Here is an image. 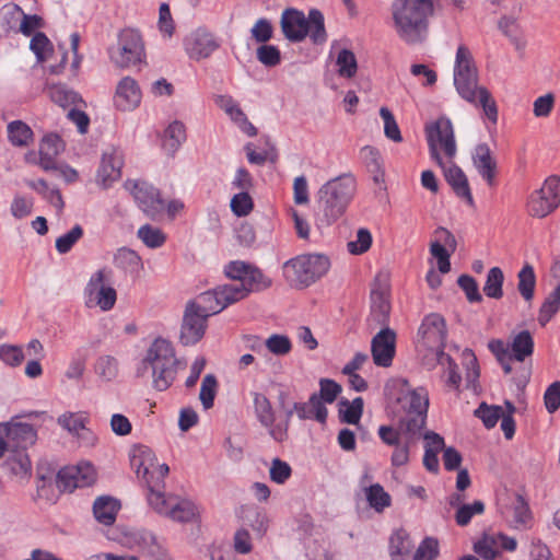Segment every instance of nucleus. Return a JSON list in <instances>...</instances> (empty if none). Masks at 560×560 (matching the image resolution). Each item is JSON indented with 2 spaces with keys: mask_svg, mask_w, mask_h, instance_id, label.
<instances>
[{
  "mask_svg": "<svg viewBox=\"0 0 560 560\" xmlns=\"http://www.w3.org/2000/svg\"><path fill=\"white\" fill-rule=\"evenodd\" d=\"M439 0H393L390 13L398 37L408 45L422 43L428 34L429 18Z\"/></svg>",
  "mask_w": 560,
  "mask_h": 560,
  "instance_id": "nucleus-1",
  "label": "nucleus"
},
{
  "mask_svg": "<svg viewBox=\"0 0 560 560\" xmlns=\"http://www.w3.org/2000/svg\"><path fill=\"white\" fill-rule=\"evenodd\" d=\"M354 191L355 179L351 174H342L326 182L317 191L316 226L318 229L329 226L341 218Z\"/></svg>",
  "mask_w": 560,
  "mask_h": 560,
  "instance_id": "nucleus-2",
  "label": "nucleus"
},
{
  "mask_svg": "<svg viewBox=\"0 0 560 560\" xmlns=\"http://www.w3.org/2000/svg\"><path fill=\"white\" fill-rule=\"evenodd\" d=\"M178 364L173 345L164 338H156L140 362L137 376H151L153 387L163 392L175 381Z\"/></svg>",
  "mask_w": 560,
  "mask_h": 560,
  "instance_id": "nucleus-3",
  "label": "nucleus"
},
{
  "mask_svg": "<svg viewBox=\"0 0 560 560\" xmlns=\"http://www.w3.org/2000/svg\"><path fill=\"white\" fill-rule=\"evenodd\" d=\"M330 261L322 254L300 255L283 264V276L291 287L306 288L329 270Z\"/></svg>",
  "mask_w": 560,
  "mask_h": 560,
  "instance_id": "nucleus-4",
  "label": "nucleus"
},
{
  "mask_svg": "<svg viewBox=\"0 0 560 560\" xmlns=\"http://www.w3.org/2000/svg\"><path fill=\"white\" fill-rule=\"evenodd\" d=\"M425 138L431 159L440 166L444 167V161L441 151L452 161L457 152L454 129L452 121L447 117H440L435 121L425 125Z\"/></svg>",
  "mask_w": 560,
  "mask_h": 560,
  "instance_id": "nucleus-5",
  "label": "nucleus"
},
{
  "mask_svg": "<svg viewBox=\"0 0 560 560\" xmlns=\"http://www.w3.org/2000/svg\"><path fill=\"white\" fill-rule=\"evenodd\" d=\"M458 94L470 104L480 106L483 115L492 122L497 124L498 107L491 93L485 86H478L477 69L467 73H462L460 81H454Z\"/></svg>",
  "mask_w": 560,
  "mask_h": 560,
  "instance_id": "nucleus-6",
  "label": "nucleus"
},
{
  "mask_svg": "<svg viewBox=\"0 0 560 560\" xmlns=\"http://www.w3.org/2000/svg\"><path fill=\"white\" fill-rule=\"evenodd\" d=\"M113 270L104 267L95 271L84 288L85 305L110 311L117 301V292L112 287Z\"/></svg>",
  "mask_w": 560,
  "mask_h": 560,
  "instance_id": "nucleus-7",
  "label": "nucleus"
},
{
  "mask_svg": "<svg viewBox=\"0 0 560 560\" xmlns=\"http://www.w3.org/2000/svg\"><path fill=\"white\" fill-rule=\"evenodd\" d=\"M144 47L140 33L125 28L118 35L116 47L108 49L110 60L119 68L136 66L142 61Z\"/></svg>",
  "mask_w": 560,
  "mask_h": 560,
  "instance_id": "nucleus-8",
  "label": "nucleus"
},
{
  "mask_svg": "<svg viewBox=\"0 0 560 560\" xmlns=\"http://www.w3.org/2000/svg\"><path fill=\"white\" fill-rule=\"evenodd\" d=\"M560 205V177L552 175L546 178L539 189L534 190L527 200L526 209L529 215L546 218Z\"/></svg>",
  "mask_w": 560,
  "mask_h": 560,
  "instance_id": "nucleus-9",
  "label": "nucleus"
},
{
  "mask_svg": "<svg viewBox=\"0 0 560 560\" xmlns=\"http://www.w3.org/2000/svg\"><path fill=\"white\" fill-rule=\"evenodd\" d=\"M447 337L446 323L442 315L431 313L427 315L418 330V343L436 352V357L444 352Z\"/></svg>",
  "mask_w": 560,
  "mask_h": 560,
  "instance_id": "nucleus-10",
  "label": "nucleus"
},
{
  "mask_svg": "<svg viewBox=\"0 0 560 560\" xmlns=\"http://www.w3.org/2000/svg\"><path fill=\"white\" fill-rule=\"evenodd\" d=\"M187 56L196 61L209 58L221 47V40L206 26H199L183 40Z\"/></svg>",
  "mask_w": 560,
  "mask_h": 560,
  "instance_id": "nucleus-11",
  "label": "nucleus"
},
{
  "mask_svg": "<svg viewBox=\"0 0 560 560\" xmlns=\"http://www.w3.org/2000/svg\"><path fill=\"white\" fill-rule=\"evenodd\" d=\"M125 188L130 191L139 208L149 218L155 220L163 213L165 202L161 198L160 191L152 185L141 180H127Z\"/></svg>",
  "mask_w": 560,
  "mask_h": 560,
  "instance_id": "nucleus-12",
  "label": "nucleus"
},
{
  "mask_svg": "<svg viewBox=\"0 0 560 560\" xmlns=\"http://www.w3.org/2000/svg\"><path fill=\"white\" fill-rule=\"evenodd\" d=\"M154 459V454L147 447L140 448L139 453L133 455L131 459L138 478L145 482L147 489H150L151 483H158V481L160 487H164V477L170 471L166 464H156Z\"/></svg>",
  "mask_w": 560,
  "mask_h": 560,
  "instance_id": "nucleus-13",
  "label": "nucleus"
},
{
  "mask_svg": "<svg viewBox=\"0 0 560 560\" xmlns=\"http://www.w3.org/2000/svg\"><path fill=\"white\" fill-rule=\"evenodd\" d=\"M254 409L259 423L268 429L269 435L277 442L287 440V423H275L276 416L270 400L260 393H254Z\"/></svg>",
  "mask_w": 560,
  "mask_h": 560,
  "instance_id": "nucleus-14",
  "label": "nucleus"
},
{
  "mask_svg": "<svg viewBox=\"0 0 560 560\" xmlns=\"http://www.w3.org/2000/svg\"><path fill=\"white\" fill-rule=\"evenodd\" d=\"M396 353V332L388 326L383 327L371 341V354L377 366L388 368Z\"/></svg>",
  "mask_w": 560,
  "mask_h": 560,
  "instance_id": "nucleus-15",
  "label": "nucleus"
},
{
  "mask_svg": "<svg viewBox=\"0 0 560 560\" xmlns=\"http://www.w3.org/2000/svg\"><path fill=\"white\" fill-rule=\"evenodd\" d=\"M435 241L430 244V253L438 260V269L441 273L451 270L450 257L456 250L457 242L453 233L443 226L434 231Z\"/></svg>",
  "mask_w": 560,
  "mask_h": 560,
  "instance_id": "nucleus-16",
  "label": "nucleus"
},
{
  "mask_svg": "<svg viewBox=\"0 0 560 560\" xmlns=\"http://www.w3.org/2000/svg\"><path fill=\"white\" fill-rule=\"evenodd\" d=\"M341 386L330 378H320L319 393H313L310 396V405L314 408L315 420L325 423L328 410L325 404H332L341 393Z\"/></svg>",
  "mask_w": 560,
  "mask_h": 560,
  "instance_id": "nucleus-17",
  "label": "nucleus"
},
{
  "mask_svg": "<svg viewBox=\"0 0 560 560\" xmlns=\"http://www.w3.org/2000/svg\"><path fill=\"white\" fill-rule=\"evenodd\" d=\"M307 16L294 8L285 9L281 14L280 26L284 37L291 43H300L308 35Z\"/></svg>",
  "mask_w": 560,
  "mask_h": 560,
  "instance_id": "nucleus-18",
  "label": "nucleus"
},
{
  "mask_svg": "<svg viewBox=\"0 0 560 560\" xmlns=\"http://www.w3.org/2000/svg\"><path fill=\"white\" fill-rule=\"evenodd\" d=\"M122 545L142 556L160 559L163 556L155 536L148 530H130L124 535Z\"/></svg>",
  "mask_w": 560,
  "mask_h": 560,
  "instance_id": "nucleus-19",
  "label": "nucleus"
},
{
  "mask_svg": "<svg viewBox=\"0 0 560 560\" xmlns=\"http://www.w3.org/2000/svg\"><path fill=\"white\" fill-rule=\"evenodd\" d=\"M207 319L186 305L180 327V342L184 346H192L201 340L206 332Z\"/></svg>",
  "mask_w": 560,
  "mask_h": 560,
  "instance_id": "nucleus-20",
  "label": "nucleus"
},
{
  "mask_svg": "<svg viewBox=\"0 0 560 560\" xmlns=\"http://www.w3.org/2000/svg\"><path fill=\"white\" fill-rule=\"evenodd\" d=\"M5 439L10 450H26L37 440L36 430L32 424L9 422L4 424Z\"/></svg>",
  "mask_w": 560,
  "mask_h": 560,
  "instance_id": "nucleus-21",
  "label": "nucleus"
},
{
  "mask_svg": "<svg viewBox=\"0 0 560 560\" xmlns=\"http://www.w3.org/2000/svg\"><path fill=\"white\" fill-rule=\"evenodd\" d=\"M89 472L83 474L80 467L61 468L56 476V486L62 492H71L75 488L89 486L94 480L93 472L88 468Z\"/></svg>",
  "mask_w": 560,
  "mask_h": 560,
  "instance_id": "nucleus-22",
  "label": "nucleus"
},
{
  "mask_svg": "<svg viewBox=\"0 0 560 560\" xmlns=\"http://www.w3.org/2000/svg\"><path fill=\"white\" fill-rule=\"evenodd\" d=\"M472 164L479 175L487 182L489 186L494 185L497 162L492 156V152L487 143H479L475 147L472 154Z\"/></svg>",
  "mask_w": 560,
  "mask_h": 560,
  "instance_id": "nucleus-23",
  "label": "nucleus"
},
{
  "mask_svg": "<svg viewBox=\"0 0 560 560\" xmlns=\"http://www.w3.org/2000/svg\"><path fill=\"white\" fill-rule=\"evenodd\" d=\"M389 313L390 303L388 291L386 287L377 284L371 291V313L369 320L385 327L388 324Z\"/></svg>",
  "mask_w": 560,
  "mask_h": 560,
  "instance_id": "nucleus-24",
  "label": "nucleus"
},
{
  "mask_svg": "<svg viewBox=\"0 0 560 560\" xmlns=\"http://www.w3.org/2000/svg\"><path fill=\"white\" fill-rule=\"evenodd\" d=\"M141 101V92L136 80L130 77L122 78L116 89L115 104L120 110H131Z\"/></svg>",
  "mask_w": 560,
  "mask_h": 560,
  "instance_id": "nucleus-25",
  "label": "nucleus"
},
{
  "mask_svg": "<svg viewBox=\"0 0 560 560\" xmlns=\"http://www.w3.org/2000/svg\"><path fill=\"white\" fill-rule=\"evenodd\" d=\"M444 173V177L448 185L452 187L455 195L465 200L470 207L475 206L474 198L470 191L467 176L463 170L456 164L452 163L450 166L441 167Z\"/></svg>",
  "mask_w": 560,
  "mask_h": 560,
  "instance_id": "nucleus-26",
  "label": "nucleus"
},
{
  "mask_svg": "<svg viewBox=\"0 0 560 560\" xmlns=\"http://www.w3.org/2000/svg\"><path fill=\"white\" fill-rule=\"evenodd\" d=\"M237 516L242 527L252 528L255 535L261 538L268 529L269 520L267 514L258 506L249 504L240 508Z\"/></svg>",
  "mask_w": 560,
  "mask_h": 560,
  "instance_id": "nucleus-27",
  "label": "nucleus"
},
{
  "mask_svg": "<svg viewBox=\"0 0 560 560\" xmlns=\"http://www.w3.org/2000/svg\"><path fill=\"white\" fill-rule=\"evenodd\" d=\"M63 150V142L58 135H48L43 138L39 145V165L48 171L57 168L56 158Z\"/></svg>",
  "mask_w": 560,
  "mask_h": 560,
  "instance_id": "nucleus-28",
  "label": "nucleus"
},
{
  "mask_svg": "<svg viewBox=\"0 0 560 560\" xmlns=\"http://www.w3.org/2000/svg\"><path fill=\"white\" fill-rule=\"evenodd\" d=\"M120 510V502L109 495L97 497L93 503V515L95 520L105 526H112Z\"/></svg>",
  "mask_w": 560,
  "mask_h": 560,
  "instance_id": "nucleus-29",
  "label": "nucleus"
},
{
  "mask_svg": "<svg viewBox=\"0 0 560 560\" xmlns=\"http://www.w3.org/2000/svg\"><path fill=\"white\" fill-rule=\"evenodd\" d=\"M122 161L116 154H104L101 166L97 171V183L103 187H109L121 176Z\"/></svg>",
  "mask_w": 560,
  "mask_h": 560,
  "instance_id": "nucleus-30",
  "label": "nucleus"
},
{
  "mask_svg": "<svg viewBox=\"0 0 560 560\" xmlns=\"http://www.w3.org/2000/svg\"><path fill=\"white\" fill-rule=\"evenodd\" d=\"M187 306L200 313V315L206 318L223 311L221 301L217 294V288L199 294L196 300L189 301Z\"/></svg>",
  "mask_w": 560,
  "mask_h": 560,
  "instance_id": "nucleus-31",
  "label": "nucleus"
},
{
  "mask_svg": "<svg viewBox=\"0 0 560 560\" xmlns=\"http://www.w3.org/2000/svg\"><path fill=\"white\" fill-rule=\"evenodd\" d=\"M425 421L427 415L421 413H406L401 417L398 421V427L404 440L415 443L424 428Z\"/></svg>",
  "mask_w": 560,
  "mask_h": 560,
  "instance_id": "nucleus-32",
  "label": "nucleus"
},
{
  "mask_svg": "<svg viewBox=\"0 0 560 560\" xmlns=\"http://www.w3.org/2000/svg\"><path fill=\"white\" fill-rule=\"evenodd\" d=\"M511 359L523 362L534 352V339L528 330H522L513 337L510 345Z\"/></svg>",
  "mask_w": 560,
  "mask_h": 560,
  "instance_id": "nucleus-33",
  "label": "nucleus"
},
{
  "mask_svg": "<svg viewBox=\"0 0 560 560\" xmlns=\"http://www.w3.org/2000/svg\"><path fill=\"white\" fill-rule=\"evenodd\" d=\"M240 284L245 287L248 296L250 293H259L269 289L272 285V279L250 264L244 281Z\"/></svg>",
  "mask_w": 560,
  "mask_h": 560,
  "instance_id": "nucleus-34",
  "label": "nucleus"
},
{
  "mask_svg": "<svg viewBox=\"0 0 560 560\" xmlns=\"http://www.w3.org/2000/svg\"><path fill=\"white\" fill-rule=\"evenodd\" d=\"M413 549L412 540L405 529L394 532L389 538V556L392 560H402Z\"/></svg>",
  "mask_w": 560,
  "mask_h": 560,
  "instance_id": "nucleus-35",
  "label": "nucleus"
},
{
  "mask_svg": "<svg viewBox=\"0 0 560 560\" xmlns=\"http://www.w3.org/2000/svg\"><path fill=\"white\" fill-rule=\"evenodd\" d=\"M306 27L308 35L314 44H323L327 40V33L325 28V19L322 11L318 9H311L308 11Z\"/></svg>",
  "mask_w": 560,
  "mask_h": 560,
  "instance_id": "nucleus-36",
  "label": "nucleus"
},
{
  "mask_svg": "<svg viewBox=\"0 0 560 560\" xmlns=\"http://www.w3.org/2000/svg\"><path fill=\"white\" fill-rule=\"evenodd\" d=\"M197 514L196 505L188 500L171 501V504L164 515L173 521L187 523L191 522Z\"/></svg>",
  "mask_w": 560,
  "mask_h": 560,
  "instance_id": "nucleus-37",
  "label": "nucleus"
},
{
  "mask_svg": "<svg viewBox=\"0 0 560 560\" xmlns=\"http://www.w3.org/2000/svg\"><path fill=\"white\" fill-rule=\"evenodd\" d=\"M517 290L522 298L529 302L534 299L536 276L532 265L525 264L517 273Z\"/></svg>",
  "mask_w": 560,
  "mask_h": 560,
  "instance_id": "nucleus-38",
  "label": "nucleus"
},
{
  "mask_svg": "<svg viewBox=\"0 0 560 560\" xmlns=\"http://www.w3.org/2000/svg\"><path fill=\"white\" fill-rule=\"evenodd\" d=\"M10 455L7 459L11 472L19 477H26L31 475L32 464L26 453V450H10Z\"/></svg>",
  "mask_w": 560,
  "mask_h": 560,
  "instance_id": "nucleus-39",
  "label": "nucleus"
},
{
  "mask_svg": "<svg viewBox=\"0 0 560 560\" xmlns=\"http://www.w3.org/2000/svg\"><path fill=\"white\" fill-rule=\"evenodd\" d=\"M499 28L510 38L517 50L524 49L526 40L524 33L517 21L510 16H503L499 21Z\"/></svg>",
  "mask_w": 560,
  "mask_h": 560,
  "instance_id": "nucleus-40",
  "label": "nucleus"
},
{
  "mask_svg": "<svg viewBox=\"0 0 560 560\" xmlns=\"http://www.w3.org/2000/svg\"><path fill=\"white\" fill-rule=\"evenodd\" d=\"M363 399L354 398L351 402L347 399L340 401L339 419L342 423L358 424L363 413Z\"/></svg>",
  "mask_w": 560,
  "mask_h": 560,
  "instance_id": "nucleus-41",
  "label": "nucleus"
},
{
  "mask_svg": "<svg viewBox=\"0 0 560 560\" xmlns=\"http://www.w3.org/2000/svg\"><path fill=\"white\" fill-rule=\"evenodd\" d=\"M503 282L504 273L502 269L500 267L490 268L483 285L485 295L490 299L500 300L503 296Z\"/></svg>",
  "mask_w": 560,
  "mask_h": 560,
  "instance_id": "nucleus-42",
  "label": "nucleus"
},
{
  "mask_svg": "<svg viewBox=\"0 0 560 560\" xmlns=\"http://www.w3.org/2000/svg\"><path fill=\"white\" fill-rule=\"evenodd\" d=\"M217 294L223 310L238 301L247 298V290L240 283L223 284L217 287Z\"/></svg>",
  "mask_w": 560,
  "mask_h": 560,
  "instance_id": "nucleus-43",
  "label": "nucleus"
},
{
  "mask_svg": "<svg viewBox=\"0 0 560 560\" xmlns=\"http://www.w3.org/2000/svg\"><path fill=\"white\" fill-rule=\"evenodd\" d=\"M186 140V129L183 122L174 120L164 131V148L174 153Z\"/></svg>",
  "mask_w": 560,
  "mask_h": 560,
  "instance_id": "nucleus-44",
  "label": "nucleus"
},
{
  "mask_svg": "<svg viewBox=\"0 0 560 560\" xmlns=\"http://www.w3.org/2000/svg\"><path fill=\"white\" fill-rule=\"evenodd\" d=\"M404 408L406 413L427 415L429 408V397L423 388L413 389L404 397Z\"/></svg>",
  "mask_w": 560,
  "mask_h": 560,
  "instance_id": "nucleus-45",
  "label": "nucleus"
},
{
  "mask_svg": "<svg viewBox=\"0 0 560 560\" xmlns=\"http://www.w3.org/2000/svg\"><path fill=\"white\" fill-rule=\"evenodd\" d=\"M366 500L376 512H383L390 506L392 498L380 483L371 485L365 489Z\"/></svg>",
  "mask_w": 560,
  "mask_h": 560,
  "instance_id": "nucleus-46",
  "label": "nucleus"
},
{
  "mask_svg": "<svg viewBox=\"0 0 560 560\" xmlns=\"http://www.w3.org/2000/svg\"><path fill=\"white\" fill-rule=\"evenodd\" d=\"M9 140L13 145L25 147L32 140V129L22 120H14L8 125Z\"/></svg>",
  "mask_w": 560,
  "mask_h": 560,
  "instance_id": "nucleus-47",
  "label": "nucleus"
},
{
  "mask_svg": "<svg viewBox=\"0 0 560 560\" xmlns=\"http://www.w3.org/2000/svg\"><path fill=\"white\" fill-rule=\"evenodd\" d=\"M560 307V283L556 289L549 293L540 306L538 314V322L541 326H545L552 316L558 312Z\"/></svg>",
  "mask_w": 560,
  "mask_h": 560,
  "instance_id": "nucleus-48",
  "label": "nucleus"
},
{
  "mask_svg": "<svg viewBox=\"0 0 560 560\" xmlns=\"http://www.w3.org/2000/svg\"><path fill=\"white\" fill-rule=\"evenodd\" d=\"M23 14V10L16 4H4L0 9V28L4 34H8L10 31L15 30L19 21L21 20V15Z\"/></svg>",
  "mask_w": 560,
  "mask_h": 560,
  "instance_id": "nucleus-49",
  "label": "nucleus"
},
{
  "mask_svg": "<svg viewBox=\"0 0 560 560\" xmlns=\"http://www.w3.org/2000/svg\"><path fill=\"white\" fill-rule=\"evenodd\" d=\"M477 68L475 67L474 59L469 49L466 46L460 45L456 51L454 81H460L462 73H467Z\"/></svg>",
  "mask_w": 560,
  "mask_h": 560,
  "instance_id": "nucleus-50",
  "label": "nucleus"
},
{
  "mask_svg": "<svg viewBox=\"0 0 560 560\" xmlns=\"http://www.w3.org/2000/svg\"><path fill=\"white\" fill-rule=\"evenodd\" d=\"M475 416L482 421L487 429H492L503 416V409L500 406H490L486 402H481L475 410Z\"/></svg>",
  "mask_w": 560,
  "mask_h": 560,
  "instance_id": "nucleus-51",
  "label": "nucleus"
},
{
  "mask_svg": "<svg viewBox=\"0 0 560 560\" xmlns=\"http://www.w3.org/2000/svg\"><path fill=\"white\" fill-rule=\"evenodd\" d=\"M463 358L465 360L466 365V382L467 387L472 388L474 390L478 387V378L480 376V369L477 361V358L472 350L465 349L463 351Z\"/></svg>",
  "mask_w": 560,
  "mask_h": 560,
  "instance_id": "nucleus-52",
  "label": "nucleus"
},
{
  "mask_svg": "<svg viewBox=\"0 0 560 560\" xmlns=\"http://www.w3.org/2000/svg\"><path fill=\"white\" fill-rule=\"evenodd\" d=\"M339 67L338 73L343 78H352L355 75L358 70L357 58L354 54L349 49H341L336 60Z\"/></svg>",
  "mask_w": 560,
  "mask_h": 560,
  "instance_id": "nucleus-53",
  "label": "nucleus"
},
{
  "mask_svg": "<svg viewBox=\"0 0 560 560\" xmlns=\"http://www.w3.org/2000/svg\"><path fill=\"white\" fill-rule=\"evenodd\" d=\"M95 373L104 381H113L118 375V362L112 355H102L96 360Z\"/></svg>",
  "mask_w": 560,
  "mask_h": 560,
  "instance_id": "nucleus-54",
  "label": "nucleus"
},
{
  "mask_svg": "<svg viewBox=\"0 0 560 560\" xmlns=\"http://www.w3.org/2000/svg\"><path fill=\"white\" fill-rule=\"evenodd\" d=\"M137 234L138 237L150 248H159L166 241L164 233L159 228H153L149 224L142 225L138 230Z\"/></svg>",
  "mask_w": 560,
  "mask_h": 560,
  "instance_id": "nucleus-55",
  "label": "nucleus"
},
{
  "mask_svg": "<svg viewBox=\"0 0 560 560\" xmlns=\"http://www.w3.org/2000/svg\"><path fill=\"white\" fill-rule=\"evenodd\" d=\"M164 487H160V483H151L150 489H148V502L151 508H153L159 514H165L167 511L171 501L166 500L163 492Z\"/></svg>",
  "mask_w": 560,
  "mask_h": 560,
  "instance_id": "nucleus-56",
  "label": "nucleus"
},
{
  "mask_svg": "<svg viewBox=\"0 0 560 560\" xmlns=\"http://www.w3.org/2000/svg\"><path fill=\"white\" fill-rule=\"evenodd\" d=\"M88 418L82 412H65L59 416L57 422L60 427L72 434L84 429Z\"/></svg>",
  "mask_w": 560,
  "mask_h": 560,
  "instance_id": "nucleus-57",
  "label": "nucleus"
},
{
  "mask_svg": "<svg viewBox=\"0 0 560 560\" xmlns=\"http://www.w3.org/2000/svg\"><path fill=\"white\" fill-rule=\"evenodd\" d=\"M30 48L35 54L37 60L40 62L46 61L48 55L52 50L49 38L42 32L34 34L30 43Z\"/></svg>",
  "mask_w": 560,
  "mask_h": 560,
  "instance_id": "nucleus-58",
  "label": "nucleus"
},
{
  "mask_svg": "<svg viewBox=\"0 0 560 560\" xmlns=\"http://www.w3.org/2000/svg\"><path fill=\"white\" fill-rule=\"evenodd\" d=\"M485 504L482 501L476 500L471 504H462L458 506L455 520L459 526H466L470 523L476 514H482Z\"/></svg>",
  "mask_w": 560,
  "mask_h": 560,
  "instance_id": "nucleus-59",
  "label": "nucleus"
},
{
  "mask_svg": "<svg viewBox=\"0 0 560 560\" xmlns=\"http://www.w3.org/2000/svg\"><path fill=\"white\" fill-rule=\"evenodd\" d=\"M457 284L464 291L469 303H480L482 301L478 282L474 277L469 275H460L457 279Z\"/></svg>",
  "mask_w": 560,
  "mask_h": 560,
  "instance_id": "nucleus-60",
  "label": "nucleus"
},
{
  "mask_svg": "<svg viewBox=\"0 0 560 560\" xmlns=\"http://www.w3.org/2000/svg\"><path fill=\"white\" fill-rule=\"evenodd\" d=\"M218 382L213 374H207L201 383L199 399L205 409L213 406Z\"/></svg>",
  "mask_w": 560,
  "mask_h": 560,
  "instance_id": "nucleus-61",
  "label": "nucleus"
},
{
  "mask_svg": "<svg viewBox=\"0 0 560 560\" xmlns=\"http://www.w3.org/2000/svg\"><path fill=\"white\" fill-rule=\"evenodd\" d=\"M83 236V229L75 224L69 232L56 240V249L59 254H67L73 245Z\"/></svg>",
  "mask_w": 560,
  "mask_h": 560,
  "instance_id": "nucleus-62",
  "label": "nucleus"
},
{
  "mask_svg": "<svg viewBox=\"0 0 560 560\" xmlns=\"http://www.w3.org/2000/svg\"><path fill=\"white\" fill-rule=\"evenodd\" d=\"M49 93L52 102L63 108L75 104L80 100L79 95L74 91L68 90L62 85H55L50 88Z\"/></svg>",
  "mask_w": 560,
  "mask_h": 560,
  "instance_id": "nucleus-63",
  "label": "nucleus"
},
{
  "mask_svg": "<svg viewBox=\"0 0 560 560\" xmlns=\"http://www.w3.org/2000/svg\"><path fill=\"white\" fill-rule=\"evenodd\" d=\"M439 556V542L435 538H424L417 548L413 560H435Z\"/></svg>",
  "mask_w": 560,
  "mask_h": 560,
  "instance_id": "nucleus-64",
  "label": "nucleus"
}]
</instances>
